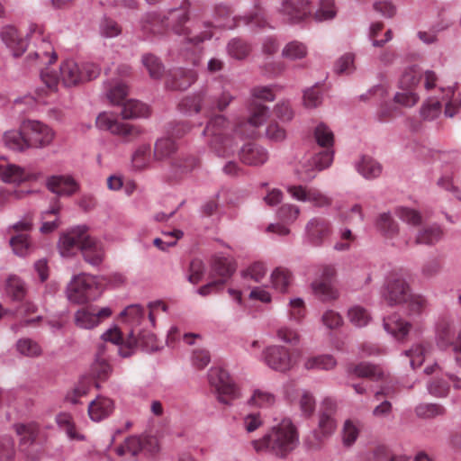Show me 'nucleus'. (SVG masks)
Listing matches in <instances>:
<instances>
[{"mask_svg": "<svg viewBox=\"0 0 461 461\" xmlns=\"http://www.w3.org/2000/svg\"><path fill=\"white\" fill-rule=\"evenodd\" d=\"M91 375L99 380H105L112 372L110 364L98 353L90 367Z\"/></svg>", "mask_w": 461, "mask_h": 461, "instance_id": "obj_56", "label": "nucleus"}, {"mask_svg": "<svg viewBox=\"0 0 461 461\" xmlns=\"http://www.w3.org/2000/svg\"><path fill=\"white\" fill-rule=\"evenodd\" d=\"M286 315L290 321L300 324L306 316V306L303 298H291L287 303Z\"/></svg>", "mask_w": 461, "mask_h": 461, "instance_id": "obj_39", "label": "nucleus"}, {"mask_svg": "<svg viewBox=\"0 0 461 461\" xmlns=\"http://www.w3.org/2000/svg\"><path fill=\"white\" fill-rule=\"evenodd\" d=\"M352 373L357 376L369 377L373 380H380L384 377L383 368L369 363H360L353 368Z\"/></svg>", "mask_w": 461, "mask_h": 461, "instance_id": "obj_51", "label": "nucleus"}, {"mask_svg": "<svg viewBox=\"0 0 461 461\" xmlns=\"http://www.w3.org/2000/svg\"><path fill=\"white\" fill-rule=\"evenodd\" d=\"M240 159L249 166H260L268 159L267 150L256 143L244 145L239 152Z\"/></svg>", "mask_w": 461, "mask_h": 461, "instance_id": "obj_21", "label": "nucleus"}, {"mask_svg": "<svg viewBox=\"0 0 461 461\" xmlns=\"http://www.w3.org/2000/svg\"><path fill=\"white\" fill-rule=\"evenodd\" d=\"M262 361L270 369L278 373H287L298 364V357L282 345H270L262 352Z\"/></svg>", "mask_w": 461, "mask_h": 461, "instance_id": "obj_6", "label": "nucleus"}, {"mask_svg": "<svg viewBox=\"0 0 461 461\" xmlns=\"http://www.w3.org/2000/svg\"><path fill=\"white\" fill-rule=\"evenodd\" d=\"M249 113L248 121L240 124L230 122L222 115L209 121L203 133L219 157L234 154L242 139L253 137L256 129L263 125L269 117L268 108L254 101L249 106Z\"/></svg>", "mask_w": 461, "mask_h": 461, "instance_id": "obj_1", "label": "nucleus"}, {"mask_svg": "<svg viewBox=\"0 0 461 461\" xmlns=\"http://www.w3.org/2000/svg\"><path fill=\"white\" fill-rule=\"evenodd\" d=\"M14 429L20 437L22 451H25L24 446L33 444L39 433V427L35 423H16Z\"/></svg>", "mask_w": 461, "mask_h": 461, "instance_id": "obj_34", "label": "nucleus"}, {"mask_svg": "<svg viewBox=\"0 0 461 461\" xmlns=\"http://www.w3.org/2000/svg\"><path fill=\"white\" fill-rule=\"evenodd\" d=\"M299 433L289 418L282 419L272 426L262 438L251 442L254 450L278 458L286 457L299 445Z\"/></svg>", "mask_w": 461, "mask_h": 461, "instance_id": "obj_2", "label": "nucleus"}, {"mask_svg": "<svg viewBox=\"0 0 461 461\" xmlns=\"http://www.w3.org/2000/svg\"><path fill=\"white\" fill-rule=\"evenodd\" d=\"M81 253L88 264L97 267L104 258L103 244L96 239L86 235L84 243L81 245Z\"/></svg>", "mask_w": 461, "mask_h": 461, "instance_id": "obj_22", "label": "nucleus"}, {"mask_svg": "<svg viewBox=\"0 0 461 461\" xmlns=\"http://www.w3.org/2000/svg\"><path fill=\"white\" fill-rule=\"evenodd\" d=\"M429 305L427 298L420 294L411 293L403 303L406 313L411 317L422 314Z\"/></svg>", "mask_w": 461, "mask_h": 461, "instance_id": "obj_38", "label": "nucleus"}, {"mask_svg": "<svg viewBox=\"0 0 461 461\" xmlns=\"http://www.w3.org/2000/svg\"><path fill=\"white\" fill-rule=\"evenodd\" d=\"M22 129L30 149H41L50 146L55 131L49 125L39 120L26 119L22 122Z\"/></svg>", "mask_w": 461, "mask_h": 461, "instance_id": "obj_7", "label": "nucleus"}, {"mask_svg": "<svg viewBox=\"0 0 461 461\" xmlns=\"http://www.w3.org/2000/svg\"><path fill=\"white\" fill-rule=\"evenodd\" d=\"M14 253L19 257H26L33 252L35 247L27 234H17L10 240Z\"/></svg>", "mask_w": 461, "mask_h": 461, "instance_id": "obj_46", "label": "nucleus"}, {"mask_svg": "<svg viewBox=\"0 0 461 461\" xmlns=\"http://www.w3.org/2000/svg\"><path fill=\"white\" fill-rule=\"evenodd\" d=\"M135 339L137 342L136 349L140 348L146 352H153L159 349L156 336L149 331H140L138 338L135 337Z\"/></svg>", "mask_w": 461, "mask_h": 461, "instance_id": "obj_59", "label": "nucleus"}, {"mask_svg": "<svg viewBox=\"0 0 461 461\" xmlns=\"http://www.w3.org/2000/svg\"><path fill=\"white\" fill-rule=\"evenodd\" d=\"M443 232L439 226L430 225L420 229L415 238L416 244L432 245L439 241Z\"/></svg>", "mask_w": 461, "mask_h": 461, "instance_id": "obj_42", "label": "nucleus"}, {"mask_svg": "<svg viewBox=\"0 0 461 461\" xmlns=\"http://www.w3.org/2000/svg\"><path fill=\"white\" fill-rule=\"evenodd\" d=\"M312 289L322 301L334 300L339 295L330 280L316 278L312 283Z\"/></svg>", "mask_w": 461, "mask_h": 461, "instance_id": "obj_40", "label": "nucleus"}, {"mask_svg": "<svg viewBox=\"0 0 461 461\" xmlns=\"http://www.w3.org/2000/svg\"><path fill=\"white\" fill-rule=\"evenodd\" d=\"M208 103V96L204 93H199L183 98L179 104V110L185 113L191 115L198 113Z\"/></svg>", "mask_w": 461, "mask_h": 461, "instance_id": "obj_30", "label": "nucleus"}, {"mask_svg": "<svg viewBox=\"0 0 461 461\" xmlns=\"http://www.w3.org/2000/svg\"><path fill=\"white\" fill-rule=\"evenodd\" d=\"M435 341L441 349L452 348L456 364L461 367V327L452 315H444L438 319L435 327Z\"/></svg>", "mask_w": 461, "mask_h": 461, "instance_id": "obj_4", "label": "nucleus"}, {"mask_svg": "<svg viewBox=\"0 0 461 461\" xmlns=\"http://www.w3.org/2000/svg\"><path fill=\"white\" fill-rule=\"evenodd\" d=\"M131 162L133 167L141 170L148 167L150 162V147L149 145L140 146L132 154Z\"/></svg>", "mask_w": 461, "mask_h": 461, "instance_id": "obj_64", "label": "nucleus"}, {"mask_svg": "<svg viewBox=\"0 0 461 461\" xmlns=\"http://www.w3.org/2000/svg\"><path fill=\"white\" fill-rule=\"evenodd\" d=\"M48 189L59 195H72L79 186L71 176H52L46 181Z\"/></svg>", "mask_w": 461, "mask_h": 461, "instance_id": "obj_23", "label": "nucleus"}, {"mask_svg": "<svg viewBox=\"0 0 461 461\" xmlns=\"http://www.w3.org/2000/svg\"><path fill=\"white\" fill-rule=\"evenodd\" d=\"M415 413L421 419H432L443 415L445 409L437 403H420L415 407Z\"/></svg>", "mask_w": 461, "mask_h": 461, "instance_id": "obj_62", "label": "nucleus"}, {"mask_svg": "<svg viewBox=\"0 0 461 461\" xmlns=\"http://www.w3.org/2000/svg\"><path fill=\"white\" fill-rule=\"evenodd\" d=\"M41 176V172L32 170L31 167H22L4 158L0 160V180L5 184L20 185L37 181Z\"/></svg>", "mask_w": 461, "mask_h": 461, "instance_id": "obj_8", "label": "nucleus"}, {"mask_svg": "<svg viewBox=\"0 0 461 461\" xmlns=\"http://www.w3.org/2000/svg\"><path fill=\"white\" fill-rule=\"evenodd\" d=\"M394 214L403 223L412 228L419 227L423 221V216L421 212L415 208L408 206H398L394 210Z\"/></svg>", "mask_w": 461, "mask_h": 461, "instance_id": "obj_35", "label": "nucleus"}, {"mask_svg": "<svg viewBox=\"0 0 461 461\" xmlns=\"http://www.w3.org/2000/svg\"><path fill=\"white\" fill-rule=\"evenodd\" d=\"M213 271L220 276L224 278V282L229 278L235 271L236 265L230 258L215 256L212 260Z\"/></svg>", "mask_w": 461, "mask_h": 461, "instance_id": "obj_47", "label": "nucleus"}, {"mask_svg": "<svg viewBox=\"0 0 461 461\" xmlns=\"http://www.w3.org/2000/svg\"><path fill=\"white\" fill-rule=\"evenodd\" d=\"M383 324L384 330L398 340L403 339L408 335L411 326L398 313L384 318Z\"/></svg>", "mask_w": 461, "mask_h": 461, "instance_id": "obj_25", "label": "nucleus"}, {"mask_svg": "<svg viewBox=\"0 0 461 461\" xmlns=\"http://www.w3.org/2000/svg\"><path fill=\"white\" fill-rule=\"evenodd\" d=\"M142 64L149 71L150 77L158 79L161 77L164 67L160 60L152 54H145L142 56Z\"/></svg>", "mask_w": 461, "mask_h": 461, "instance_id": "obj_63", "label": "nucleus"}, {"mask_svg": "<svg viewBox=\"0 0 461 461\" xmlns=\"http://www.w3.org/2000/svg\"><path fill=\"white\" fill-rule=\"evenodd\" d=\"M337 15V7L334 0H319L318 7L312 17L315 22L322 23L333 20Z\"/></svg>", "mask_w": 461, "mask_h": 461, "instance_id": "obj_43", "label": "nucleus"}, {"mask_svg": "<svg viewBox=\"0 0 461 461\" xmlns=\"http://www.w3.org/2000/svg\"><path fill=\"white\" fill-rule=\"evenodd\" d=\"M208 379L210 384L219 393L220 402L228 404L230 401L240 397V392L239 387L224 369L218 367L211 368L208 372Z\"/></svg>", "mask_w": 461, "mask_h": 461, "instance_id": "obj_9", "label": "nucleus"}, {"mask_svg": "<svg viewBox=\"0 0 461 461\" xmlns=\"http://www.w3.org/2000/svg\"><path fill=\"white\" fill-rule=\"evenodd\" d=\"M376 227L387 239H393L399 233V224L393 219L390 212L379 214Z\"/></svg>", "mask_w": 461, "mask_h": 461, "instance_id": "obj_44", "label": "nucleus"}, {"mask_svg": "<svg viewBox=\"0 0 461 461\" xmlns=\"http://www.w3.org/2000/svg\"><path fill=\"white\" fill-rule=\"evenodd\" d=\"M6 293L14 300H22L26 294L24 282L16 276H11L6 281Z\"/></svg>", "mask_w": 461, "mask_h": 461, "instance_id": "obj_54", "label": "nucleus"}, {"mask_svg": "<svg viewBox=\"0 0 461 461\" xmlns=\"http://www.w3.org/2000/svg\"><path fill=\"white\" fill-rule=\"evenodd\" d=\"M100 71V68L94 63H80L69 59L60 64L59 75L56 72L41 70V77L50 90L56 91L59 83L65 87L77 86L85 81L97 77Z\"/></svg>", "mask_w": 461, "mask_h": 461, "instance_id": "obj_3", "label": "nucleus"}, {"mask_svg": "<svg viewBox=\"0 0 461 461\" xmlns=\"http://www.w3.org/2000/svg\"><path fill=\"white\" fill-rule=\"evenodd\" d=\"M270 286L276 292L285 294L293 281L292 273L285 268L276 267L270 274Z\"/></svg>", "mask_w": 461, "mask_h": 461, "instance_id": "obj_27", "label": "nucleus"}, {"mask_svg": "<svg viewBox=\"0 0 461 461\" xmlns=\"http://www.w3.org/2000/svg\"><path fill=\"white\" fill-rule=\"evenodd\" d=\"M429 343H418L412 346L409 350L404 351V356L409 358L410 366L412 369L420 367L427 356L431 351Z\"/></svg>", "mask_w": 461, "mask_h": 461, "instance_id": "obj_32", "label": "nucleus"}, {"mask_svg": "<svg viewBox=\"0 0 461 461\" xmlns=\"http://www.w3.org/2000/svg\"><path fill=\"white\" fill-rule=\"evenodd\" d=\"M16 350L19 354L29 357H39L42 352L39 343L28 338L20 339L16 342Z\"/></svg>", "mask_w": 461, "mask_h": 461, "instance_id": "obj_53", "label": "nucleus"}, {"mask_svg": "<svg viewBox=\"0 0 461 461\" xmlns=\"http://www.w3.org/2000/svg\"><path fill=\"white\" fill-rule=\"evenodd\" d=\"M95 125L99 130L121 136L128 141L140 134V131L136 126L119 122L116 115L109 112L99 113L95 120Z\"/></svg>", "mask_w": 461, "mask_h": 461, "instance_id": "obj_10", "label": "nucleus"}, {"mask_svg": "<svg viewBox=\"0 0 461 461\" xmlns=\"http://www.w3.org/2000/svg\"><path fill=\"white\" fill-rule=\"evenodd\" d=\"M334 158L333 149H324L304 160L301 167L296 168V174L303 181L312 180L317 171H322L330 167Z\"/></svg>", "mask_w": 461, "mask_h": 461, "instance_id": "obj_11", "label": "nucleus"}, {"mask_svg": "<svg viewBox=\"0 0 461 461\" xmlns=\"http://www.w3.org/2000/svg\"><path fill=\"white\" fill-rule=\"evenodd\" d=\"M101 339L118 346V353L122 357H129L136 351L137 342L134 330H131L128 339L124 340L121 330L114 325L105 330L101 335Z\"/></svg>", "mask_w": 461, "mask_h": 461, "instance_id": "obj_18", "label": "nucleus"}, {"mask_svg": "<svg viewBox=\"0 0 461 461\" xmlns=\"http://www.w3.org/2000/svg\"><path fill=\"white\" fill-rule=\"evenodd\" d=\"M60 205L55 202L50 209L41 212V226L40 231L43 234H48L54 231L59 226V213Z\"/></svg>", "mask_w": 461, "mask_h": 461, "instance_id": "obj_29", "label": "nucleus"}, {"mask_svg": "<svg viewBox=\"0 0 461 461\" xmlns=\"http://www.w3.org/2000/svg\"><path fill=\"white\" fill-rule=\"evenodd\" d=\"M411 293L410 285L404 278L394 277L387 281L383 298L389 305H403Z\"/></svg>", "mask_w": 461, "mask_h": 461, "instance_id": "obj_17", "label": "nucleus"}, {"mask_svg": "<svg viewBox=\"0 0 461 461\" xmlns=\"http://www.w3.org/2000/svg\"><path fill=\"white\" fill-rule=\"evenodd\" d=\"M314 139L317 144L324 149H332L334 144V134L324 123H319L314 130Z\"/></svg>", "mask_w": 461, "mask_h": 461, "instance_id": "obj_50", "label": "nucleus"}, {"mask_svg": "<svg viewBox=\"0 0 461 461\" xmlns=\"http://www.w3.org/2000/svg\"><path fill=\"white\" fill-rule=\"evenodd\" d=\"M149 113V109L147 104L138 101L130 99L122 104L121 114L123 119H136L147 117Z\"/></svg>", "mask_w": 461, "mask_h": 461, "instance_id": "obj_33", "label": "nucleus"}, {"mask_svg": "<svg viewBox=\"0 0 461 461\" xmlns=\"http://www.w3.org/2000/svg\"><path fill=\"white\" fill-rule=\"evenodd\" d=\"M337 366L336 358L330 354L311 356L305 358L303 366L306 370L330 371Z\"/></svg>", "mask_w": 461, "mask_h": 461, "instance_id": "obj_28", "label": "nucleus"}, {"mask_svg": "<svg viewBox=\"0 0 461 461\" xmlns=\"http://www.w3.org/2000/svg\"><path fill=\"white\" fill-rule=\"evenodd\" d=\"M55 420L58 424V426L63 429L67 436L70 439H78L82 440L84 439V436L78 434L76 431L75 424L73 422L72 416L68 412H60L57 414Z\"/></svg>", "mask_w": 461, "mask_h": 461, "instance_id": "obj_49", "label": "nucleus"}, {"mask_svg": "<svg viewBox=\"0 0 461 461\" xmlns=\"http://www.w3.org/2000/svg\"><path fill=\"white\" fill-rule=\"evenodd\" d=\"M267 274V268L262 262H255L241 271L242 278L261 283Z\"/></svg>", "mask_w": 461, "mask_h": 461, "instance_id": "obj_52", "label": "nucleus"}, {"mask_svg": "<svg viewBox=\"0 0 461 461\" xmlns=\"http://www.w3.org/2000/svg\"><path fill=\"white\" fill-rule=\"evenodd\" d=\"M121 316L125 317L126 321L133 327L140 325L145 320L144 309L140 304L129 305L121 312Z\"/></svg>", "mask_w": 461, "mask_h": 461, "instance_id": "obj_55", "label": "nucleus"}, {"mask_svg": "<svg viewBox=\"0 0 461 461\" xmlns=\"http://www.w3.org/2000/svg\"><path fill=\"white\" fill-rule=\"evenodd\" d=\"M357 172L366 179H374L382 173V166L370 157H362L356 164Z\"/></svg>", "mask_w": 461, "mask_h": 461, "instance_id": "obj_36", "label": "nucleus"}, {"mask_svg": "<svg viewBox=\"0 0 461 461\" xmlns=\"http://www.w3.org/2000/svg\"><path fill=\"white\" fill-rule=\"evenodd\" d=\"M277 400L278 396L272 389L265 385H257L251 388L246 403L253 409L267 410L275 407Z\"/></svg>", "mask_w": 461, "mask_h": 461, "instance_id": "obj_19", "label": "nucleus"}, {"mask_svg": "<svg viewBox=\"0 0 461 461\" xmlns=\"http://www.w3.org/2000/svg\"><path fill=\"white\" fill-rule=\"evenodd\" d=\"M290 195L300 202L311 203L315 207H328L331 204V199L320 190L303 185H287Z\"/></svg>", "mask_w": 461, "mask_h": 461, "instance_id": "obj_15", "label": "nucleus"}, {"mask_svg": "<svg viewBox=\"0 0 461 461\" xmlns=\"http://www.w3.org/2000/svg\"><path fill=\"white\" fill-rule=\"evenodd\" d=\"M34 57L39 67L49 66L57 59L54 48L49 41H42L41 46L34 52Z\"/></svg>", "mask_w": 461, "mask_h": 461, "instance_id": "obj_45", "label": "nucleus"}, {"mask_svg": "<svg viewBox=\"0 0 461 461\" xmlns=\"http://www.w3.org/2000/svg\"><path fill=\"white\" fill-rule=\"evenodd\" d=\"M330 232V224L327 220L313 217L305 225L303 240L311 246L320 247Z\"/></svg>", "mask_w": 461, "mask_h": 461, "instance_id": "obj_16", "label": "nucleus"}, {"mask_svg": "<svg viewBox=\"0 0 461 461\" xmlns=\"http://www.w3.org/2000/svg\"><path fill=\"white\" fill-rule=\"evenodd\" d=\"M308 54V47L305 43L299 41H291L282 49L281 55L285 59L291 61L304 59Z\"/></svg>", "mask_w": 461, "mask_h": 461, "instance_id": "obj_37", "label": "nucleus"}, {"mask_svg": "<svg viewBox=\"0 0 461 461\" xmlns=\"http://www.w3.org/2000/svg\"><path fill=\"white\" fill-rule=\"evenodd\" d=\"M142 449V441L140 438L131 436L126 438L122 445L116 447L115 452L118 456H136Z\"/></svg>", "mask_w": 461, "mask_h": 461, "instance_id": "obj_57", "label": "nucleus"}, {"mask_svg": "<svg viewBox=\"0 0 461 461\" xmlns=\"http://www.w3.org/2000/svg\"><path fill=\"white\" fill-rule=\"evenodd\" d=\"M0 38L14 57L21 56L27 49V41L13 25L1 28Z\"/></svg>", "mask_w": 461, "mask_h": 461, "instance_id": "obj_20", "label": "nucleus"}, {"mask_svg": "<svg viewBox=\"0 0 461 461\" xmlns=\"http://www.w3.org/2000/svg\"><path fill=\"white\" fill-rule=\"evenodd\" d=\"M2 142L5 148L16 152H24L29 149L22 123L19 130H9L4 132Z\"/></svg>", "mask_w": 461, "mask_h": 461, "instance_id": "obj_26", "label": "nucleus"}, {"mask_svg": "<svg viewBox=\"0 0 461 461\" xmlns=\"http://www.w3.org/2000/svg\"><path fill=\"white\" fill-rule=\"evenodd\" d=\"M87 235L86 226H77L62 233L58 242L59 251L63 258H70L81 251V245Z\"/></svg>", "mask_w": 461, "mask_h": 461, "instance_id": "obj_13", "label": "nucleus"}, {"mask_svg": "<svg viewBox=\"0 0 461 461\" xmlns=\"http://www.w3.org/2000/svg\"><path fill=\"white\" fill-rule=\"evenodd\" d=\"M101 294L97 278L88 274L74 276L66 287V296L69 303L84 304L97 299Z\"/></svg>", "mask_w": 461, "mask_h": 461, "instance_id": "obj_5", "label": "nucleus"}, {"mask_svg": "<svg viewBox=\"0 0 461 461\" xmlns=\"http://www.w3.org/2000/svg\"><path fill=\"white\" fill-rule=\"evenodd\" d=\"M349 321L356 327H364L371 321L369 312L362 306H353L348 312Z\"/></svg>", "mask_w": 461, "mask_h": 461, "instance_id": "obj_61", "label": "nucleus"}, {"mask_svg": "<svg viewBox=\"0 0 461 461\" xmlns=\"http://www.w3.org/2000/svg\"><path fill=\"white\" fill-rule=\"evenodd\" d=\"M284 19L290 23H299L312 15L309 0H281L279 9Z\"/></svg>", "mask_w": 461, "mask_h": 461, "instance_id": "obj_14", "label": "nucleus"}, {"mask_svg": "<svg viewBox=\"0 0 461 461\" xmlns=\"http://www.w3.org/2000/svg\"><path fill=\"white\" fill-rule=\"evenodd\" d=\"M441 103L437 99L429 98L421 106L420 113L423 120L433 121L441 114Z\"/></svg>", "mask_w": 461, "mask_h": 461, "instance_id": "obj_60", "label": "nucleus"}, {"mask_svg": "<svg viewBox=\"0 0 461 461\" xmlns=\"http://www.w3.org/2000/svg\"><path fill=\"white\" fill-rule=\"evenodd\" d=\"M113 313L109 306L97 308L95 305L82 307L74 313L75 325L82 330H93Z\"/></svg>", "mask_w": 461, "mask_h": 461, "instance_id": "obj_12", "label": "nucleus"}, {"mask_svg": "<svg viewBox=\"0 0 461 461\" xmlns=\"http://www.w3.org/2000/svg\"><path fill=\"white\" fill-rule=\"evenodd\" d=\"M250 46L240 39H232L227 45V52L235 59H243L250 52Z\"/></svg>", "mask_w": 461, "mask_h": 461, "instance_id": "obj_58", "label": "nucleus"}, {"mask_svg": "<svg viewBox=\"0 0 461 461\" xmlns=\"http://www.w3.org/2000/svg\"><path fill=\"white\" fill-rule=\"evenodd\" d=\"M173 80L167 84L174 89L185 90L196 80V75L192 70L177 69L172 75Z\"/></svg>", "mask_w": 461, "mask_h": 461, "instance_id": "obj_41", "label": "nucleus"}, {"mask_svg": "<svg viewBox=\"0 0 461 461\" xmlns=\"http://www.w3.org/2000/svg\"><path fill=\"white\" fill-rule=\"evenodd\" d=\"M114 409L113 402L107 397L97 396L88 405V415L95 422H99L111 415Z\"/></svg>", "mask_w": 461, "mask_h": 461, "instance_id": "obj_24", "label": "nucleus"}, {"mask_svg": "<svg viewBox=\"0 0 461 461\" xmlns=\"http://www.w3.org/2000/svg\"><path fill=\"white\" fill-rule=\"evenodd\" d=\"M176 150L175 141L170 138H160L155 143L154 157L157 160L169 158Z\"/></svg>", "mask_w": 461, "mask_h": 461, "instance_id": "obj_48", "label": "nucleus"}, {"mask_svg": "<svg viewBox=\"0 0 461 461\" xmlns=\"http://www.w3.org/2000/svg\"><path fill=\"white\" fill-rule=\"evenodd\" d=\"M442 93V99L446 101L444 113L447 117H454L461 107V97L455 90L454 86H447L446 88L440 87Z\"/></svg>", "mask_w": 461, "mask_h": 461, "instance_id": "obj_31", "label": "nucleus"}]
</instances>
